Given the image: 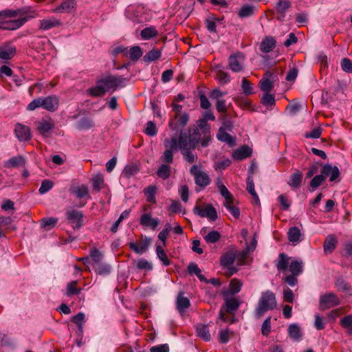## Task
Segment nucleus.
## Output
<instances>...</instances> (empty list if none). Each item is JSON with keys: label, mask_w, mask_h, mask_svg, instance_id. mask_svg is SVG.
Instances as JSON below:
<instances>
[{"label": "nucleus", "mask_w": 352, "mask_h": 352, "mask_svg": "<svg viewBox=\"0 0 352 352\" xmlns=\"http://www.w3.org/2000/svg\"><path fill=\"white\" fill-rule=\"evenodd\" d=\"M22 13L21 10H4L0 11V29L7 30H15L21 28L27 21V17L17 19H11L19 16Z\"/></svg>", "instance_id": "1"}, {"label": "nucleus", "mask_w": 352, "mask_h": 352, "mask_svg": "<svg viewBox=\"0 0 352 352\" xmlns=\"http://www.w3.org/2000/svg\"><path fill=\"white\" fill-rule=\"evenodd\" d=\"M177 141V149L181 152L188 149H194L200 143V132L199 129L192 130H181Z\"/></svg>", "instance_id": "2"}, {"label": "nucleus", "mask_w": 352, "mask_h": 352, "mask_svg": "<svg viewBox=\"0 0 352 352\" xmlns=\"http://www.w3.org/2000/svg\"><path fill=\"white\" fill-rule=\"evenodd\" d=\"M276 296L274 292L267 290L262 292L258 300L254 314L256 318L262 317L267 311L274 309L276 307Z\"/></svg>", "instance_id": "3"}, {"label": "nucleus", "mask_w": 352, "mask_h": 352, "mask_svg": "<svg viewBox=\"0 0 352 352\" xmlns=\"http://www.w3.org/2000/svg\"><path fill=\"white\" fill-rule=\"evenodd\" d=\"M303 271V263L302 261L292 260L290 261L287 272L291 274H285L283 280L290 287H294L298 283V276Z\"/></svg>", "instance_id": "4"}, {"label": "nucleus", "mask_w": 352, "mask_h": 352, "mask_svg": "<svg viewBox=\"0 0 352 352\" xmlns=\"http://www.w3.org/2000/svg\"><path fill=\"white\" fill-rule=\"evenodd\" d=\"M189 172L190 175L193 176L195 183L197 186L204 188L210 184L211 179L208 174L206 172L201 170V165L195 164L192 166Z\"/></svg>", "instance_id": "5"}, {"label": "nucleus", "mask_w": 352, "mask_h": 352, "mask_svg": "<svg viewBox=\"0 0 352 352\" xmlns=\"http://www.w3.org/2000/svg\"><path fill=\"white\" fill-rule=\"evenodd\" d=\"M164 146L166 148L163 154L160 157V160L163 164H170L173 162V151L177 150V138L172 137L170 139H165Z\"/></svg>", "instance_id": "6"}, {"label": "nucleus", "mask_w": 352, "mask_h": 352, "mask_svg": "<svg viewBox=\"0 0 352 352\" xmlns=\"http://www.w3.org/2000/svg\"><path fill=\"white\" fill-rule=\"evenodd\" d=\"M124 80L122 76L106 75L98 79L93 88H118L122 86Z\"/></svg>", "instance_id": "7"}, {"label": "nucleus", "mask_w": 352, "mask_h": 352, "mask_svg": "<svg viewBox=\"0 0 352 352\" xmlns=\"http://www.w3.org/2000/svg\"><path fill=\"white\" fill-rule=\"evenodd\" d=\"M341 301L338 296L333 293L328 292L320 297L319 305L321 310H326L340 305Z\"/></svg>", "instance_id": "8"}, {"label": "nucleus", "mask_w": 352, "mask_h": 352, "mask_svg": "<svg viewBox=\"0 0 352 352\" xmlns=\"http://www.w3.org/2000/svg\"><path fill=\"white\" fill-rule=\"evenodd\" d=\"M193 212L200 217H206L210 221H214L218 217L217 210L212 204H207L204 208L196 205Z\"/></svg>", "instance_id": "9"}, {"label": "nucleus", "mask_w": 352, "mask_h": 352, "mask_svg": "<svg viewBox=\"0 0 352 352\" xmlns=\"http://www.w3.org/2000/svg\"><path fill=\"white\" fill-rule=\"evenodd\" d=\"M66 217L74 229H80L83 226V212L75 209H69L66 212Z\"/></svg>", "instance_id": "10"}, {"label": "nucleus", "mask_w": 352, "mask_h": 352, "mask_svg": "<svg viewBox=\"0 0 352 352\" xmlns=\"http://www.w3.org/2000/svg\"><path fill=\"white\" fill-rule=\"evenodd\" d=\"M245 56L242 52L232 54L228 58L230 69L234 72H240L243 70V63Z\"/></svg>", "instance_id": "11"}, {"label": "nucleus", "mask_w": 352, "mask_h": 352, "mask_svg": "<svg viewBox=\"0 0 352 352\" xmlns=\"http://www.w3.org/2000/svg\"><path fill=\"white\" fill-rule=\"evenodd\" d=\"M55 127L54 120L48 118L47 119L43 118L37 122V131L43 137L48 138L51 135L52 131Z\"/></svg>", "instance_id": "12"}, {"label": "nucleus", "mask_w": 352, "mask_h": 352, "mask_svg": "<svg viewBox=\"0 0 352 352\" xmlns=\"http://www.w3.org/2000/svg\"><path fill=\"white\" fill-rule=\"evenodd\" d=\"M202 131L203 137L200 134V144L201 147H206L211 142L210 127L206 120L200 119L198 124Z\"/></svg>", "instance_id": "13"}, {"label": "nucleus", "mask_w": 352, "mask_h": 352, "mask_svg": "<svg viewBox=\"0 0 352 352\" xmlns=\"http://www.w3.org/2000/svg\"><path fill=\"white\" fill-rule=\"evenodd\" d=\"M140 224L144 228L155 230L160 224V219L153 217L151 213H144L140 217Z\"/></svg>", "instance_id": "14"}, {"label": "nucleus", "mask_w": 352, "mask_h": 352, "mask_svg": "<svg viewBox=\"0 0 352 352\" xmlns=\"http://www.w3.org/2000/svg\"><path fill=\"white\" fill-rule=\"evenodd\" d=\"M76 10V1L63 0L59 6L52 10V12L71 14Z\"/></svg>", "instance_id": "15"}, {"label": "nucleus", "mask_w": 352, "mask_h": 352, "mask_svg": "<svg viewBox=\"0 0 352 352\" xmlns=\"http://www.w3.org/2000/svg\"><path fill=\"white\" fill-rule=\"evenodd\" d=\"M200 234L204 237L207 243H214L221 239V234L217 230H210L209 228L204 227L200 231Z\"/></svg>", "instance_id": "16"}, {"label": "nucleus", "mask_w": 352, "mask_h": 352, "mask_svg": "<svg viewBox=\"0 0 352 352\" xmlns=\"http://www.w3.org/2000/svg\"><path fill=\"white\" fill-rule=\"evenodd\" d=\"M151 242V239L148 236H144L143 237L142 242L140 245H138L134 242H130L129 243V247L130 250L134 251L137 254H142L148 250Z\"/></svg>", "instance_id": "17"}, {"label": "nucleus", "mask_w": 352, "mask_h": 352, "mask_svg": "<svg viewBox=\"0 0 352 352\" xmlns=\"http://www.w3.org/2000/svg\"><path fill=\"white\" fill-rule=\"evenodd\" d=\"M291 7V3L287 0H278L276 4L275 10L277 13L276 19L283 21L287 10Z\"/></svg>", "instance_id": "18"}, {"label": "nucleus", "mask_w": 352, "mask_h": 352, "mask_svg": "<svg viewBox=\"0 0 352 352\" xmlns=\"http://www.w3.org/2000/svg\"><path fill=\"white\" fill-rule=\"evenodd\" d=\"M14 133L18 140L21 142L28 141L31 138L30 129L28 126L19 123L16 124L14 128Z\"/></svg>", "instance_id": "19"}, {"label": "nucleus", "mask_w": 352, "mask_h": 352, "mask_svg": "<svg viewBox=\"0 0 352 352\" xmlns=\"http://www.w3.org/2000/svg\"><path fill=\"white\" fill-rule=\"evenodd\" d=\"M278 80L277 75L267 72L263 77L260 80L259 88H273L276 86L275 82Z\"/></svg>", "instance_id": "20"}, {"label": "nucleus", "mask_w": 352, "mask_h": 352, "mask_svg": "<svg viewBox=\"0 0 352 352\" xmlns=\"http://www.w3.org/2000/svg\"><path fill=\"white\" fill-rule=\"evenodd\" d=\"M16 54V47L11 43L0 46V59L10 60Z\"/></svg>", "instance_id": "21"}, {"label": "nucleus", "mask_w": 352, "mask_h": 352, "mask_svg": "<svg viewBox=\"0 0 352 352\" xmlns=\"http://www.w3.org/2000/svg\"><path fill=\"white\" fill-rule=\"evenodd\" d=\"M43 108L49 111L54 112L58 108L59 99L56 96H50L43 98Z\"/></svg>", "instance_id": "22"}, {"label": "nucleus", "mask_w": 352, "mask_h": 352, "mask_svg": "<svg viewBox=\"0 0 352 352\" xmlns=\"http://www.w3.org/2000/svg\"><path fill=\"white\" fill-rule=\"evenodd\" d=\"M290 258L285 253H280L276 261V267L279 272L285 274L287 272Z\"/></svg>", "instance_id": "23"}, {"label": "nucleus", "mask_w": 352, "mask_h": 352, "mask_svg": "<svg viewBox=\"0 0 352 352\" xmlns=\"http://www.w3.org/2000/svg\"><path fill=\"white\" fill-rule=\"evenodd\" d=\"M39 23V28L42 30H48L62 25V22L54 16L43 19L41 20Z\"/></svg>", "instance_id": "24"}, {"label": "nucleus", "mask_w": 352, "mask_h": 352, "mask_svg": "<svg viewBox=\"0 0 352 352\" xmlns=\"http://www.w3.org/2000/svg\"><path fill=\"white\" fill-rule=\"evenodd\" d=\"M276 41L272 36H265L260 43V50L263 53L272 52L276 47Z\"/></svg>", "instance_id": "25"}, {"label": "nucleus", "mask_w": 352, "mask_h": 352, "mask_svg": "<svg viewBox=\"0 0 352 352\" xmlns=\"http://www.w3.org/2000/svg\"><path fill=\"white\" fill-rule=\"evenodd\" d=\"M320 172L324 174L326 177L329 176L330 182L336 181L340 176V170L336 166H332L331 164H325L323 166Z\"/></svg>", "instance_id": "26"}, {"label": "nucleus", "mask_w": 352, "mask_h": 352, "mask_svg": "<svg viewBox=\"0 0 352 352\" xmlns=\"http://www.w3.org/2000/svg\"><path fill=\"white\" fill-rule=\"evenodd\" d=\"M190 303L188 298L184 296L183 293H179L176 300L177 309L181 315L190 307Z\"/></svg>", "instance_id": "27"}, {"label": "nucleus", "mask_w": 352, "mask_h": 352, "mask_svg": "<svg viewBox=\"0 0 352 352\" xmlns=\"http://www.w3.org/2000/svg\"><path fill=\"white\" fill-rule=\"evenodd\" d=\"M335 287L339 292L345 293L349 296L352 295L351 285L342 277H339L336 279Z\"/></svg>", "instance_id": "28"}, {"label": "nucleus", "mask_w": 352, "mask_h": 352, "mask_svg": "<svg viewBox=\"0 0 352 352\" xmlns=\"http://www.w3.org/2000/svg\"><path fill=\"white\" fill-rule=\"evenodd\" d=\"M251 154L252 149L249 146L245 145L235 150L232 153V157L235 160H242L250 157Z\"/></svg>", "instance_id": "29"}, {"label": "nucleus", "mask_w": 352, "mask_h": 352, "mask_svg": "<svg viewBox=\"0 0 352 352\" xmlns=\"http://www.w3.org/2000/svg\"><path fill=\"white\" fill-rule=\"evenodd\" d=\"M302 180V174L300 170H297L291 175L287 184L293 190H296L300 186Z\"/></svg>", "instance_id": "30"}, {"label": "nucleus", "mask_w": 352, "mask_h": 352, "mask_svg": "<svg viewBox=\"0 0 352 352\" xmlns=\"http://www.w3.org/2000/svg\"><path fill=\"white\" fill-rule=\"evenodd\" d=\"M70 192L78 199H82L85 197H89L88 187L84 184L79 186H74L71 188Z\"/></svg>", "instance_id": "31"}, {"label": "nucleus", "mask_w": 352, "mask_h": 352, "mask_svg": "<svg viewBox=\"0 0 352 352\" xmlns=\"http://www.w3.org/2000/svg\"><path fill=\"white\" fill-rule=\"evenodd\" d=\"M217 138L219 141L227 143L228 145L232 146L235 144V140L225 129L221 127L217 134Z\"/></svg>", "instance_id": "32"}, {"label": "nucleus", "mask_w": 352, "mask_h": 352, "mask_svg": "<svg viewBox=\"0 0 352 352\" xmlns=\"http://www.w3.org/2000/svg\"><path fill=\"white\" fill-rule=\"evenodd\" d=\"M255 10L256 8L254 6L245 4L239 9L238 16L241 19L250 17L254 14Z\"/></svg>", "instance_id": "33"}, {"label": "nucleus", "mask_w": 352, "mask_h": 352, "mask_svg": "<svg viewBox=\"0 0 352 352\" xmlns=\"http://www.w3.org/2000/svg\"><path fill=\"white\" fill-rule=\"evenodd\" d=\"M287 235L289 241L293 243H299L302 239L301 232L296 226L290 228Z\"/></svg>", "instance_id": "34"}, {"label": "nucleus", "mask_w": 352, "mask_h": 352, "mask_svg": "<svg viewBox=\"0 0 352 352\" xmlns=\"http://www.w3.org/2000/svg\"><path fill=\"white\" fill-rule=\"evenodd\" d=\"M239 302L235 298H225L226 310L229 314H234L239 307Z\"/></svg>", "instance_id": "35"}, {"label": "nucleus", "mask_w": 352, "mask_h": 352, "mask_svg": "<svg viewBox=\"0 0 352 352\" xmlns=\"http://www.w3.org/2000/svg\"><path fill=\"white\" fill-rule=\"evenodd\" d=\"M158 35V32L154 26L144 28L140 32V36L144 40H149Z\"/></svg>", "instance_id": "36"}, {"label": "nucleus", "mask_w": 352, "mask_h": 352, "mask_svg": "<svg viewBox=\"0 0 352 352\" xmlns=\"http://www.w3.org/2000/svg\"><path fill=\"white\" fill-rule=\"evenodd\" d=\"M340 326L346 330L348 335L352 336V315H346L340 320Z\"/></svg>", "instance_id": "37"}, {"label": "nucleus", "mask_w": 352, "mask_h": 352, "mask_svg": "<svg viewBox=\"0 0 352 352\" xmlns=\"http://www.w3.org/2000/svg\"><path fill=\"white\" fill-rule=\"evenodd\" d=\"M288 333L289 337L295 341H299L301 339L302 333L300 328L296 324H292L289 326Z\"/></svg>", "instance_id": "38"}, {"label": "nucleus", "mask_w": 352, "mask_h": 352, "mask_svg": "<svg viewBox=\"0 0 352 352\" xmlns=\"http://www.w3.org/2000/svg\"><path fill=\"white\" fill-rule=\"evenodd\" d=\"M197 333L199 337L205 341L210 340V333L208 325L199 324L197 326Z\"/></svg>", "instance_id": "39"}, {"label": "nucleus", "mask_w": 352, "mask_h": 352, "mask_svg": "<svg viewBox=\"0 0 352 352\" xmlns=\"http://www.w3.org/2000/svg\"><path fill=\"white\" fill-rule=\"evenodd\" d=\"M94 269L96 273L99 275H107L111 270L109 265L102 262L95 264Z\"/></svg>", "instance_id": "40"}, {"label": "nucleus", "mask_w": 352, "mask_h": 352, "mask_svg": "<svg viewBox=\"0 0 352 352\" xmlns=\"http://www.w3.org/2000/svg\"><path fill=\"white\" fill-rule=\"evenodd\" d=\"M266 91L261 96L262 104L267 107H272L275 104L274 94H270V89H265Z\"/></svg>", "instance_id": "41"}, {"label": "nucleus", "mask_w": 352, "mask_h": 352, "mask_svg": "<svg viewBox=\"0 0 352 352\" xmlns=\"http://www.w3.org/2000/svg\"><path fill=\"white\" fill-rule=\"evenodd\" d=\"M162 56L160 50L157 49H153L148 52L143 57V60L145 63H151L158 60Z\"/></svg>", "instance_id": "42"}, {"label": "nucleus", "mask_w": 352, "mask_h": 352, "mask_svg": "<svg viewBox=\"0 0 352 352\" xmlns=\"http://www.w3.org/2000/svg\"><path fill=\"white\" fill-rule=\"evenodd\" d=\"M170 166L166 164H162L156 172L157 175L163 179H168L170 176Z\"/></svg>", "instance_id": "43"}, {"label": "nucleus", "mask_w": 352, "mask_h": 352, "mask_svg": "<svg viewBox=\"0 0 352 352\" xmlns=\"http://www.w3.org/2000/svg\"><path fill=\"white\" fill-rule=\"evenodd\" d=\"M156 254L158 258L162 262L164 266H168L170 264V260L163 249V245H157Z\"/></svg>", "instance_id": "44"}, {"label": "nucleus", "mask_w": 352, "mask_h": 352, "mask_svg": "<svg viewBox=\"0 0 352 352\" xmlns=\"http://www.w3.org/2000/svg\"><path fill=\"white\" fill-rule=\"evenodd\" d=\"M242 287V283L237 279H233L230 281L228 291L224 292V295L226 294H235L241 291Z\"/></svg>", "instance_id": "45"}, {"label": "nucleus", "mask_w": 352, "mask_h": 352, "mask_svg": "<svg viewBox=\"0 0 352 352\" xmlns=\"http://www.w3.org/2000/svg\"><path fill=\"white\" fill-rule=\"evenodd\" d=\"M157 188L155 186H149L146 188L144 190L145 196L146 197V200L148 202L155 204V194H156Z\"/></svg>", "instance_id": "46"}, {"label": "nucleus", "mask_w": 352, "mask_h": 352, "mask_svg": "<svg viewBox=\"0 0 352 352\" xmlns=\"http://www.w3.org/2000/svg\"><path fill=\"white\" fill-rule=\"evenodd\" d=\"M325 179V175L321 173L320 175L314 176L309 183V186L310 188H311V190H315L318 187H319L322 184V182Z\"/></svg>", "instance_id": "47"}, {"label": "nucleus", "mask_w": 352, "mask_h": 352, "mask_svg": "<svg viewBox=\"0 0 352 352\" xmlns=\"http://www.w3.org/2000/svg\"><path fill=\"white\" fill-rule=\"evenodd\" d=\"M77 281L73 280L69 282L67 285V291L65 295L67 296H72L74 295L79 294L81 292V289L76 287Z\"/></svg>", "instance_id": "48"}, {"label": "nucleus", "mask_w": 352, "mask_h": 352, "mask_svg": "<svg viewBox=\"0 0 352 352\" xmlns=\"http://www.w3.org/2000/svg\"><path fill=\"white\" fill-rule=\"evenodd\" d=\"M336 239L333 236H329L324 241L323 248L324 252H331L336 248Z\"/></svg>", "instance_id": "49"}, {"label": "nucleus", "mask_w": 352, "mask_h": 352, "mask_svg": "<svg viewBox=\"0 0 352 352\" xmlns=\"http://www.w3.org/2000/svg\"><path fill=\"white\" fill-rule=\"evenodd\" d=\"M128 54L131 60L137 61L142 56V50L139 46H133L129 50Z\"/></svg>", "instance_id": "50"}, {"label": "nucleus", "mask_w": 352, "mask_h": 352, "mask_svg": "<svg viewBox=\"0 0 352 352\" xmlns=\"http://www.w3.org/2000/svg\"><path fill=\"white\" fill-rule=\"evenodd\" d=\"M72 321L78 326V333H82V324L85 322V314L81 312L78 313L72 317Z\"/></svg>", "instance_id": "51"}, {"label": "nucleus", "mask_w": 352, "mask_h": 352, "mask_svg": "<svg viewBox=\"0 0 352 352\" xmlns=\"http://www.w3.org/2000/svg\"><path fill=\"white\" fill-rule=\"evenodd\" d=\"M25 163V160L21 156H16L12 157L10 160H8L6 162V166L11 167H16L19 166L23 165Z\"/></svg>", "instance_id": "52"}, {"label": "nucleus", "mask_w": 352, "mask_h": 352, "mask_svg": "<svg viewBox=\"0 0 352 352\" xmlns=\"http://www.w3.org/2000/svg\"><path fill=\"white\" fill-rule=\"evenodd\" d=\"M223 206L234 218L238 219L239 217V209L237 207L233 206V199L230 200V201H224Z\"/></svg>", "instance_id": "53"}, {"label": "nucleus", "mask_w": 352, "mask_h": 352, "mask_svg": "<svg viewBox=\"0 0 352 352\" xmlns=\"http://www.w3.org/2000/svg\"><path fill=\"white\" fill-rule=\"evenodd\" d=\"M58 222V219L55 217L44 218L41 219V226L47 230L53 228Z\"/></svg>", "instance_id": "54"}, {"label": "nucleus", "mask_w": 352, "mask_h": 352, "mask_svg": "<svg viewBox=\"0 0 352 352\" xmlns=\"http://www.w3.org/2000/svg\"><path fill=\"white\" fill-rule=\"evenodd\" d=\"M232 332L228 329H221L219 332V341L221 343L226 344L228 342Z\"/></svg>", "instance_id": "55"}, {"label": "nucleus", "mask_w": 352, "mask_h": 352, "mask_svg": "<svg viewBox=\"0 0 352 352\" xmlns=\"http://www.w3.org/2000/svg\"><path fill=\"white\" fill-rule=\"evenodd\" d=\"M139 172V168L136 164L126 166L123 170V175L127 178L135 175Z\"/></svg>", "instance_id": "56"}, {"label": "nucleus", "mask_w": 352, "mask_h": 352, "mask_svg": "<svg viewBox=\"0 0 352 352\" xmlns=\"http://www.w3.org/2000/svg\"><path fill=\"white\" fill-rule=\"evenodd\" d=\"M235 256L232 253L225 254L221 258V264L223 267H228L233 264Z\"/></svg>", "instance_id": "57"}, {"label": "nucleus", "mask_w": 352, "mask_h": 352, "mask_svg": "<svg viewBox=\"0 0 352 352\" xmlns=\"http://www.w3.org/2000/svg\"><path fill=\"white\" fill-rule=\"evenodd\" d=\"M104 182L103 175L101 174H98L94 175L92 178V185L93 188L95 190L99 191L101 189V187Z\"/></svg>", "instance_id": "58"}, {"label": "nucleus", "mask_w": 352, "mask_h": 352, "mask_svg": "<svg viewBox=\"0 0 352 352\" xmlns=\"http://www.w3.org/2000/svg\"><path fill=\"white\" fill-rule=\"evenodd\" d=\"M217 185L221 195L225 199V201H230V200L233 199L232 194L230 192L225 185L220 184L219 182L217 183Z\"/></svg>", "instance_id": "59"}, {"label": "nucleus", "mask_w": 352, "mask_h": 352, "mask_svg": "<svg viewBox=\"0 0 352 352\" xmlns=\"http://www.w3.org/2000/svg\"><path fill=\"white\" fill-rule=\"evenodd\" d=\"M191 150L192 149H188V150H185V151L181 152L184 160L188 163H190V164L193 163L197 159V155L196 154H195Z\"/></svg>", "instance_id": "60"}, {"label": "nucleus", "mask_w": 352, "mask_h": 352, "mask_svg": "<svg viewBox=\"0 0 352 352\" xmlns=\"http://www.w3.org/2000/svg\"><path fill=\"white\" fill-rule=\"evenodd\" d=\"M54 186V183L48 179H45L42 182L41 185L38 189L39 193L43 195L50 191Z\"/></svg>", "instance_id": "61"}, {"label": "nucleus", "mask_w": 352, "mask_h": 352, "mask_svg": "<svg viewBox=\"0 0 352 352\" xmlns=\"http://www.w3.org/2000/svg\"><path fill=\"white\" fill-rule=\"evenodd\" d=\"M90 257L95 264L101 262L103 258V254L97 248H94L90 250Z\"/></svg>", "instance_id": "62"}, {"label": "nucleus", "mask_w": 352, "mask_h": 352, "mask_svg": "<svg viewBox=\"0 0 352 352\" xmlns=\"http://www.w3.org/2000/svg\"><path fill=\"white\" fill-rule=\"evenodd\" d=\"M136 267L139 270H151L152 264L144 258H140L136 262Z\"/></svg>", "instance_id": "63"}, {"label": "nucleus", "mask_w": 352, "mask_h": 352, "mask_svg": "<svg viewBox=\"0 0 352 352\" xmlns=\"http://www.w3.org/2000/svg\"><path fill=\"white\" fill-rule=\"evenodd\" d=\"M341 68L346 73H352V61L348 58H344L341 60Z\"/></svg>", "instance_id": "64"}]
</instances>
